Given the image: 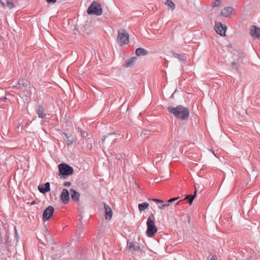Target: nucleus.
<instances>
[{
	"label": "nucleus",
	"mask_w": 260,
	"mask_h": 260,
	"mask_svg": "<svg viewBox=\"0 0 260 260\" xmlns=\"http://www.w3.org/2000/svg\"><path fill=\"white\" fill-rule=\"evenodd\" d=\"M168 111L176 118L182 120L187 119L189 114V110L181 105H179L176 107H169Z\"/></svg>",
	"instance_id": "f257e3e1"
},
{
	"label": "nucleus",
	"mask_w": 260,
	"mask_h": 260,
	"mask_svg": "<svg viewBox=\"0 0 260 260\" xmlns=\"http://www.w3.org/2000/svg\"><path fill=\"white\" fill-rule=\"evenodd\" d=\"M155 217L153 213H151L147 220V229L146 235L148 237H152L157 231L154 223Z\"/></svg>",
	"instance_id": "f03ea898"
},
{
	"label": "nucleus",
	"mask_w": 260,
	"mask_h": 260,
	"mask_svg": "<svg viewBox=\"0 0 260 260\" xmlns=\"http://www.w3.org/2000/svg\"><path fill=\"white\" fill-rule=\"evenodd\" d=\"M117 41L119 45L121 46L128 44L129 35L126 30L121 29L118 31Z\"/></svg>",
	"instance_id": "7ed1b4c3"
},
{
	"label": "nucleus",
	"mask_w": 260,
	"mask_h": 260,
	"mask_svg": "<svg viewBox=\"0 0 260 260\" xmlns=\"http://www.w3.org/2000/svg\"><path fill=\"white\" fill-rule=\"evenodd\" d=\"M87 12L88 14L100 16L102 14L103 10L100 4L95 2H93L87 9Z\"/></svg>",
	"instance_id": "20e7f679"
},
{
	"label": "nucleus",
	"mask_w": 260,
	"mask_h": 260,
	"mask_svg": "<svg viewBox=\"0 0 260 260\" xmlns=\"http://www.w3.org/2000/svg\"><path fill=\"white\" fill-rule=\"evenodd\" d=\"M59 174L63 176H69L74 173L73 168L66 164H60L58 166Z\"/></svg>",
	"instance_id": "39448f33"
},
{
	"label": "nucleus",
	"mask_w": 260,
	"mask_h": 260,
	"mask_svg": "<svg viewBox=\"0 0 260 260\" xmlns=\"http://www.w3.org/2000/svg\"><path fill=\"white\" fill-rule=\"evenodd\" d=\"M54 210V208L51 206L46 208L43 213V220L44 221L49 220L53 214Z\"/></svg>",
	"instance_id": "423d86ee"
},
{
	"label": "nucleus",
	"mask_w": 260,
	"mask_h": 260,
	"mask_svg": "<svg viewBox=\"0 0 260 260\" xmlns=\"http://www.w3.org/2000/svg\"><path fill=\"white\" fill-rule=\"evenodd\" d=\"M216 32L221 36H225L226 27L223 25L220 22L216 24L214 26Z\"/></svg>",
	"instance_id": "0eeeda50"
},
{
	"label": "nucleus",
	"mask_w": 260,
	"mask_h": 260,
	"mask_svg": "<svg viewBox=\"0 0 260 260\" xmlns=\"http://www.w3.org/2000/svg\"><path fill=\"white\" fill-rule=\"evenodd\" d=\"M60 199L64 204H66L68 203L70 199V195L69 192L67 189H62L60 195Z\"/></svg>",
	"instance_id": "6e6552de"
},
{
	"label": "nucleus",
	"mask_w": 260,
	"mask_h": 260,
	"mask_svg": "<svg viewBox=\"0 0 260 260\" xmlns=\"http://www.w3.org/2000/svg\"><path fill=\"white\" fill-rule=\"evenodd\" d=\"M250 34L254 39L260 38V28L253 25L250 28Z\"/></svg>",
	"instance_id": "1a4fd4ad"
},
{
	"label": "nucleus",
	"mask_w": 260,
	"mask_h": 260,
	"mask_svg": "<svg viewBox=\"0 0 260 260\" xmlns=\"http://www.w3.org/2000/svg\"><path fill=\"white\" fill-rule=\"evenodd\" d=\"M38 189L40 192L45 193L48 192L50 190V183L46 182L44 184L40 185L38 186Z\"/></svg>",
	"instance_id": "9d476101"
},
{
	"label": "nucleus",
	"mask_w": 260,
	"mask_h": 260,
	"mask_svg": "<svg viewBox=\"0 0 260 260\" xmlns=\"http://www.w3.org/2000/svg\"><path fill=\"white\" fill-rule=\"evenodd\" d=\"M36 111L38 117L40 118H44L46 116V113L42 105H39L36 108Z\"/></svg>",
	"instance_id": "9b49d317"
},
{
	"label": "nucleus",
	"mask_w": 260,
	"mask_h": 260,
	"mask_svg": "<svg viewBox=\"0 0 260 260\" xmlns=\"http://www.w3.org/2000/svg\"><path fill=\"white\" fill-rule=\"evenodd\" d=\"M127 246L129 249L134 251H139L141 250V248L138 244H135L133 242L128 241L127 242Z\"/></svg>",
	"instance_id": "f8f14e48"
},
{
	"label": "nucleus",
	"mask_w": 260,
	"mask_h": 260,
	"mask_svg": "<svg viewBox=\"0 0 260 260\" xmlns=\"http://www.w3.org/2000/svg\"><path fill=\"white\" fill-rule=\"evenodd\" d=\"M104 208L105 209V218L108 220L111 219L113 215L111 208L105 203H104Z\"/></svg>",
	"instance_id": "ddd939ff"
},
{
	"label": "nucleus",
	"mask_w": 260,
	"mask_h": 260,
	"mask_svg": "<svg viewBox=\"0 0 260 260\" xmlns=\"http://www.w3.org/2000/svg\"><path fill=\"white\" fill-rule=\"evenodd\" d=\"M234 9L232 7H226L222 10L221 15L225 17H228L231 15Z\"/></svg>",
	"instance_id": "4468645a"
},
{
	"label": "nucleus",
	"mask_w": 260,
	"mask_h": 260,
	"mask_svg": "<svg viewBox=\"0 0 260 260\" xmlns=\"http://www.w3.org/2000/svg\"><path fill=\"white\" fill-rule=\"evenodd\" d=\"M70 193L71 198L74 201H78L79 200L80 194L77 191L74 189H71Z\"/></svg>",
	"instance_id": "2eb2a0df"
},
{
	"label": "nucleus",
	"mask_w": 260,
	"mask_h": 260,
	"mask_svg": "<svg viewBox=\"0 0 260 260\" xmlns=\"http://www.w3.org/2000/svg\"><path fill=\"white\" fill-rule=\"evenodd\" d=\"M137 60V57H133L125 61L124 66L126 68L131 67L135 64Z\"/></svg>",
	"instance_id": "dca6fc26"
},
{
	"label": "nucleus",
	"mask_w": 260,
	"mask_h": 260,
	"mask_svg": "<svg viewBox=\"0 0 260 260\" xmlns=\"http://www.w3.org/2000/svg\"><path fill=\"white\" fill-rule=\"evenodd\" d=\"M147 54L148 51L143 48H138L136 50V54L138 56L146 55Z\"/></svg>",
	"instance_id": "f3484780"
},
{
	"label": "nucleus",
	"mask_w": 260,
	"mask_h": 260,
	"mask_svg": "<svg viewBox=\"0 0 260 260\" xmlns=\"http://www.w3.org/2000/svg\"><path fill=\"white\" fill-rule=\"evenodd\" d=\"M149 204L147 202H144L142 204H139L138 205L139 210L140 212L144 211L145 209L148 208Z\"/></svg>",
	"instance_id": "a211bd4d"
},
{
	"label": "nucleus",
	"mask_w": 260,
	"mask_h": 260,
	"mask_svg": "<svg viewBox=\"0 0 260 260\" xmlns=\"http://www.w3.org/2000/svg\"><path fill=\"white\" fill-rule=\"evenodd\" d=\"M165 5L169 7L172 10L175 8V4L171 0H167L165 2Z\"/></svg>",
	"instance_id": "6ab92c4d"
},
{
	"label": "nucleus",
	"mask_w": 260,
	"mask_h": 260,
	"mask_svg": "<svg viewBox=\"0 0 260 260\" xmlns=\"http://www.w3.org/2000/svg\"><path fill=\"white\" fill-rule=\"evenodd\" d=\"M194 198H195V195L189 194V195L186 196L184 200H188L189 204L191 205L192 204Z\"/></svg>",
	"instance_id": "aec40b11"
},
{
	"label": "nucleus",
	"mask_w": 260,
	"mask_h": 260,
	"mask_svg": "<svg viewBox=\"0 0 260 260\" xmlns=\"http://www.w3.org/2000/svg\"><path fill=\"white\" fill-rule=\"evenodd\" d=\"M18 85H22L23 87L27 86V81L25 80H19L17 83Z\"/></svg>",
	"instance_id": "412c9836"
},
{
	"label": "nucleus",
	"mask_w": 260,
	"mask_h": 260,
	"mask_svg": "<svg viewBox=\"0 0 260 260\" xmlns=\"http://www.w3.org/2000/svg\"><path fill=\"white\" fill-rule=\"evenodd\" d=\"M169 205H170V204L168 203H164V202L163 203H160V205H159L158 206V207L160 209H162L165 208L167 207H168L169 206Z\"/></svg>",
	"instance_id": "4be33fe9"
},
{
	"label": "nucleus",
	"mask_w": 260,
	"mask_h": 260,
	"mask_svg": "<svg viewBox=\"0 0 260 260\" xmlns=\"http://www.w3.org/2000/svg\"><path fill=\"white\" fill-rule=\"evenodd\" d=\"M220 0H215L213 2H212V4H211V6L212 7H217L219 6V5L220 4Z\"/></svg>",
	"instance_id": "5701e85b"
},
{
	"label": "nucleus",
	"mask_w": 260,
	"mask_h": 260,
	"mask_svg": "<svg viewBox=\"0 0 260 260\" xmlns=\"http://www.w3.org/2000/svg\"><path fill=\"white\" fill-rule=\"evenodd\" d=\"M6 4H7V6L10 8V9H12L14 7V4L11 2H10L9 1H7V3H6Z\"/></svg>",
	"instance_id": "b1692460"
},
{
	"label": "nucleus",
	"mask_w": 260,
	"mask_h": 260,
	"mask_svg": "<svg viewBox=\"0 0 260 260\" xmlns=\"http://www.w3.org/2000/svg\"><path fill=\"white\" fill-rule=\"evenodd\" d=\"M149 200H152L155 202H156V203L157 204H160V203H164V201L161 200H159V199H149Z\"/></svg>",
	"instance_id": "393cba45"
},
{
	"label": "nucleus",
	"mask_w": 260,
	"mask_h": 260,
	"mask_svg": "<svg viewBox=\"0 0 260 260\" xmlns=\"http://www.w3.org/2000/svg\"><path fill=\"white\" fill-rule=\"evenodd\" d=\"M232 66H233V69H234L235 70H238L237 62H236L235 61H233L232 62Z\"/></svg>",
	"instance_id": "a878e982"
},
{
	"label": "nucleus",
	"mask_w": 260,
	"mask_h": 260,
	"mask_svg": "<svg viewBox=\"0 0 260 260\" xmlns=\"http://www.w3.org/2000/svg\"><path fill=\"white\" fill-rule=\"evenodd\" d=\"M179 198H172L171 199H170L168 201V203H172L173 202L177 200Z\"/></svg>",
	"instance_id": "bb28decb"
},
{
	"label": "nucleus",
	"mask_w": 260,
	"mask_h": 260,
	"mask_svg": "<svg viewBox=\"0 0 260 260\" xmlns=\"http://www.w3.org/2000/svg\"><path fill=\"white\" fill-rule=\"evenodd\" d=\"M81 135H82V136L83 137H84V138H86V137H87V136H88V134H87V132H82L81 133Z\"/></svg>",
	"instance_id": "cd10ccee"
},
{
	"label": "nucleus",
	"mask_w": 260,
	"mask_h": 260,
	"mask_svg": "<svg viewBox=\"0 0 260 260\" xmlns=\"http://www.w3.org/2000/svg\"><path fill=\"white\" fill-rule=\"evenodd\" d=\"M63 184L64 186L68 187L71 185V183L70 182L65 181Z\"/></svg>",
	"instance_id": "c85d7f7f"
},
{
	"label": "nucleus",
	"mask_w": 260,
	"mask_h": 260,
	"mask_svg": "<svg viewBox=\"0 0 260 260\" xmlns=\"http://www.w3.org/2000/svg\"><path fill=\"white\" fill-rule=\"evenodd\" d=\"M57 0H46L47 2L49 4H54Z\"/></svg>",
	"instance_id": "c756f323"
},
{
	"label": "nucleus",
	"mask_w": 260,
	"mask_h": 260,
	"mask_svg": "<svg viewBox=\"0 0 260 260\" xmlns=\"http://www.w3.org/2000/svg\"><path fill=\"white\" fill-rule=\"evenodd\" d=\"M210 260H218V259L216 255H213L212 256Z\"/></svg>",
	"instance_id": "7c9ffc66"
},
{
	"label": "nucleus",
	"mask_w": 260,
	"mask_h": 260,
	"mask_svg": "<svg viewBox=\"0 0 260 260\" xmlns=\"http://www.w3.org/2000/svg\"><path fill=\"white\" fill-rule=\"evenodd\" d=\"M121 158H122V156H121V155H117V156H116V158L117 159H119V160H120Z\"/></svg>",
	"instance_id": "2f4dec72"
},
{
	"label": "nucleus",
	"mask_w": 260,
	"mask_h": 260,
	"mask_svg": "<svg viewBox=\"0 0 260 260\" xmlns=\"http://www.w3.org/2000/svg\"><path fill=\"white\" fill-rule=\"evenodd\" d=\"M72 143H73V141H71L70 140H68V141H67L68 145H69L71 144Z\"/></svg>",
	"instance_id": "473e14b6"
},
{
	"label": "nucleus",
	"mask_w": 260,
	"mask_h": 260,
	"mask_svg": "<svg viewBox=\"0 0 260 260\" xmlns=\"http://www.w3.org/2000/svg\"><path fill=\"white\" fill-rule=\"evenodd\" d=\"M194 187H195V190H194V194L193 195H195V196H196V193H197V187H196V185L195 184L194 185Z\"/></svg>",
	"instance_id": "72a5a7b5"
},
{
	"label": "nucleus",
	"mask_w": 260,
	"mask_h": 260,
	"mask_svg": "<svg viewBox=\"0 0 260 260\" xmlns=\"http://www.w3.org/2000/svg\"><path fill=\"white\" fill-rule=\"evenodd\" d=\"M177 57H178L179 59H181V57H182V55L181 54H177Z\"/></svg>",
	"instance_id": "f704fd0d"
},
{
	"label": "nucleus",
	"mask_w": 260,
	"mask_h": 260,
	"mask_svg": "<svg viewBox=\"0 0 260 260\" xmlns=\"http://www.w3.org/2000/svg\"><path fill=\"white\" fill-rule=\"evenodd\" d=\"M105 139H106V137H105V136H104V137H103L102 138V142H103V143H104V141H105Z\"/></svg>",
	"instance_id": "c9c22d12"
},
{
	"label": "nucleus",
	"mask_w": 260,
	"mask_h": 260,
	"mask_svg": "<svg viewBox=\"0 0 260 260\" xmlns=\"http://www.w3.org/2000/svg\"><path fill=\"white\" fill-rule=\"evenodd\" d=\"M1 4H2V5L3 7H4H4H5V3H3V2H2V1L1 2Z\"/></svg>",
	"instance_id": "e433bc0d"
},
{
	"label": "nucleus",
	"mask_w": 260,
	"mask_h": 260,
	"mask_svg": "<svg viewBox=\"0 0 260 260\" xmlns=\"http://www.w3.org/2000/svg\"><path fill=\"white\" fill-rule=\"evenodd\" d=\"M64 135L66 136V138H69V137L68 136V134L64 133Z\"/></svg>",
	"instance_id": "4c0bfd02"
},
{
	"label": "nucleus",
	"mask_w": 260,
	"mask_h": 260,
	"mask_svg": "<svg viewBox=\"0 0 260 260\" xmlns=\"http://www.w3.org/2000/svg\"><path fill=\"white\" fill-rule=\"evenodd\" d=\"M36 204V202L35 201H32L31 203V205H34Z\"/></svg>",
	"instance_id": "58836bf2"
},
{
	"label": "nucleus",
	"mask_w": 260,
	"mask_h": 260,
	"mask_svg": "<svg viewBox=\"0 0 260 260\" xmlns=\"http://www.w3.org/2000/svg\"><path fill=\"white\" fill-rule=\"evenodd\" d=\"M81 235H82V233H81V231H80L79 232V236H80Z\"/></svg>",
	"instance_id": "ea45409f"
}]
</instances>
